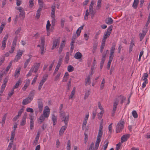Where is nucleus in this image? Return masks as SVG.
<instances>
[{
    "mask_svg": "<svg viewBox=\"0 0 150 150\" xmlns=\"http://www.w3.org/2000/svg\"><path fill=\"white\" fill-rule=\"evenodd\" d=\"M67 127V126L64 125L62 126L60 129L59 133V136H61L63 134L64 131L65 130Z\"/></svg>",
    "mask_w": 150,
    "mask_h": 150,
    "instance_id": "nucleus-11",
    "label": "nucleus"
},
{
    "mask_svg": "<svg viewBox=\"0 0 150 150\" xmlns=\"http://www.w3.org/2000/svg\"><path fill=\"white\" fill-rule=\"evenodd\" d=\"M45 117H44L43 115H41L39 117V120L40 121H39V122H40L39 124H41L42 122H43L45 119Z\"/></svg>",
    "mask_w": 150,
    "mask_h": 150,
    "instance_id": "nucleus-32",
    "label": "nucleus"
},
{
    "mask_svg": "<svg viewBox=\"0 0 150 150\" xmlns=\"http://www.w3.org/2000/svg\"><path fill=\"white\" fill-rule=\"evenodd\" d=\"M94 143L93 142H92L90 145L88 150H95L94 149Z\"/></svg>",
    "mask_w": 150,
    "mask_h": 150,
    "instance_id": "nucleus-46",
    "label": "nucleus"
},
{
    "mask_svg": "<svg viewBox=\"0 0 150 150\" xmlns=\"http://www.w3.org/2000/svg\"><path fill=\"white\" fill-rule=\"evenodd\" d=\"M17 38L18 37L17 36L15 37L13 40V41L12 43V45H14L16 46V43L17 42Z\"/></svg>",
    "mask_w": 150,
    "mask_h": 150,
    "instance_id": "nucleus-44",
    "label": "nucleus"
},
{
    "mask_svg": "<svg viewBox=\"0 0 150 150\" xmlns=\"http://www.w3.org/2000/svg\"><path fill=\"white\" fill-rule=\"evenodd\" d=\"M15 133L14 132H12L11 134V138H10V140L11 141V142H13V139L15 137Z\"/></svg>",
    "mask_w": 150,
    "mask_h": 150,
    "instance_id": "nucleus-36",
    "label": "nucleus"
},
{
    "mask_svg": "<svg viewBox=\"0 0 150 150\" xmlns=\"http://www.w3.org/2000/svg\"><path fill=\"white\" fill-rule=\"evenodd\" d=\"M34 0H30L29 1V7L31 8L34 6V3L33 1Z\"/></svg>",
    "mask_w": 150,
    "mask_h": 150,
    "instance_id": "nucleus-41",
    "label": "nucleus"
},
{
    "mask_svg": "<svg viewBox=\"0 0 150 150\" xmlns=\"http://www.w3.org/2000/svg\"><path fill=\"white\" fill-rule=\"evenodd\" d=\"M30 80H28L26 82V83L24 86L22 88V89L23 91H25L26 90V88L29 86V84L30 83Z\"/></svg>",
    "mask_w": 150,
    "mask_h": 150,
    "instance_id": "nucleus-18",
    "label": "nucleus"
},
{
    "mask_svg": "<svg viewBox=\"0 0 150 150\" xmlns=\"http://www.w3.org/2000/svg\"><path fill=\"white\" fill-rule=\"evenodd\" d=\"M34 121H30V129L32 130L33 128Z\"/></svg>",
    "mask_w": 150,
    "mask_h": 150,
    "instance_id": "nucleus-55",
    "label": "nucleus"
},
{
    "mask_svg": "<svg viewBox=\"0 0 150 150\" xmlns=\"http://www.w3.org/2000/svg\"><path fill=\"white\" fill-rule=\"evenodd\" d=\"M30 101H29V100L28 99L26 98L25 99L23 100L22 102V103L23 105H26L30 103Z\"/></svg>",
    "mask_w": 150,
    "mask_h": 150,
    "instance_id": "nucleus-23",
    "label": "nucleus"
},
{
    "mask_svg": "<svg viewBox=\"0 0 150 150\" xmlns=\"http://www.w3.org/2000/svg\"><path fill=\"white\" fill-rule=\"evenodd\" d=\"M38 108L40 112H41L43 108V103L42 101L38 100Z\"/></svg>",
    "mask_w": 150,
    "mask_h": 150,
    "instance_id": "nucleus-7",
    "label": "nucleus"
},
{
    "mask_svg": "<svg viewBox=\"0 0 150 150\" xmlns=\"http://www.w3.org/2000/svg\"><path fill=\"white\" fill-rule=\"evenodd\" d=\"M23 52V51L19 50L18 52L17 55H16L14 60L16 61V62L18 61V60L21 58V57L22 56Z\"/></svg>",
    "mask_w": 150,
    "mask_h": 150,
    "instance_id": "nucleus-6",
    "label": "nucleus"
},
{
    "mask_svg": "<svg viewBox=\"0 0 150 150\" xmlns=\"http://www.w3.org/2000/svg\"><path fill=\"white\" fill-rule=\"evenodd\" d=\"M42 115L45 118L48 117L49 115V111L45 110L43 111V114Z\"/></svg>",
    "mask_w": 150,
    "mask_h": 150,
    "instance_id": "nucleus-21",
    "label": "nucleus"
},
{
    "mask_svg": "<svg viewBox=\"0 0 150 150\" xmlns=\"http://www.w3.org/2000/svg\"><path fill=\"white\" fill-rule=\"evenodd\" d=\"M31 59V57H30L29 59H27L25 62V63L24 65V68L25 69L26 68L27 66L29 63Z\"/></svg>",
    "mask_w": 150,
    "mask_h": 150,
    "instance_id": "nucleus-22",
    "label": "nucleus"
},
{
    "mask_svg": "<svg viewBox=\"0 0 150 150\" xmlns=\"http://www.w3.org/2000/svg\"><path fill=\"white\" fill-rule=\"evenodd\" d=\"M132 114L133 117L135 118H137L138 114L135 110H133L132 112Z\"/></svg>",
    "mask_w": 150,
    "mask_h": 150,
    "instance_id": "nucleus-37",
    "label": "nucleus"
},
{
    "mask_svg": "<svg viewBox=\"0 0 150 150\" xmlns=\"http://www.w3.org/2000/svg\"><path fill=\"white\" fill-rule=\"evenodd\" d=\"M146 32L144 30H143L142 31V33L139 34V36L140 38V41H142V39L145 36Z\"/></svg>",
    "mask_w": 150,
    "mask_h": 150,
    "instance_id": "nucleus-13",
    "label": "nucleus"
},
{
    "mask_svg": "<svg viewBox=\"0 0 150 150\" xmlns=\"http://www.w3.org/2000/svg\"><path fill=\"white\" fill-rule=\"evenodd\" d=\"M6 42L5 41H2V46L1 47V48L3 50H4L6 47Z\"/></svg>",
    "mask_w": 150,
    "mask_h": 150,
    "instance_id": "nucleus-53",
    "label": "nucleus"
},
{
    "mask_svg": "<svg viewBox=\"0 0 150 150\" xmlns=\"http://www.w3.org/2000/svg\"><path fill=\"white\" fill-rule=\"evenodd\" d=\"M97 108H96L93 111V119H94L97 114Z\"/></svg>",
    "mask_w": 150,
    "mask_h": 150,
    "instance_id": "nucleus-39",
    "label": "nucleus"
},
{
    "mask_svg": "<svg viewBox=\"0 0 150 150\" xmlns=\"http://www.w3.org/2000/svg\"><path fill=\"white\" fill-rule=\"evenodd\" d=\"M130 134H127L123 135L121 137V142L123 143L126 142L127 140L129 137Z\"/></svg>",
    "mask_w": 150,
    "mask_h": 150,
    "instance_id": "nucleus-8",
    "label": "nucleus"
},
{
    "mask_svg": "<svg viewBox=\"0 0 150 150\" xmlns=\"http://www.w3.org/2000/svg\"><path fill=\"white\" fill-rule=\"evenodd\" d=\"M139 3V0H134L132 5V7L136 9Z\"/></svg>",
    "mask_w": 150,
    "mask_h": 150,
    "instance_id": "nucleus-20",
    "label": "nucleus"
},
{
    "mask_svg": "<svg viewBox=\"0 0 150 150\" xmlns=\"http://www.w3.org/2000/svg\"><path fill=\"white\" fill-rule=\"evenodd\" d=\"M89 14V12L88 11V10L87 9L86 11V14L84 16V19L87 20L88 19V16Z\"/></svg>",
    "mask_w": 150,
    "mask_h": 150,
    "instance_id": "nucleus-34",
    "label": "nucleus"
},
{
    "mask_svg": "<svg viewBox=\"0 0 150 150\" xmlns=\"http://www.w3.org/2000/svg\"><path fill=\"white\" fill-rule=\"evenodd\" d=\"M4 57L3 56L0 59V66L2 64L4 61Z\"/></svg>",
    "mask_w": 150,
    "mask_h": 150,
    "instance_id": "nucleus-64",
    "label": "nucleus"
},
{
    "mask_svg": "<svg viewBox=\"0 0 150 150\" xmlns=\"http://www.w3.org/2000/svg\"><path fill=\"white\" fill-rule=\"evenodd\" d=\"M16 46L12 45L11 50L9 51V52L11 54L15 50Z\"/></svg>",
    "mask_w": 150,
    "mask_h": 150,
    "instance_id": "nucleus-42",
    "label": "nucleus"
},
{
    "mask_svg": "<svg viewBox=\"0 0 150 150\" xmlns=\"http://www.w3.org/2000/svg\"><path fill=\"white\" fill-rule=\"evenodd\" d=\"M71 144L70 141L69 140L67 142V150H70L71 149Z\"/></svg>",
    "mask_w": 150,
    "mask_h": 150,
    "instance_id": "nucleus-45",
    "label": "nucleus"
},
{
    "mask_svg": "<svg viewBox=\"0 0 150 150\" xmlns=\"http://www.w3.org/2000/svg\"><path fill=\"white\" fill-rule=\"evenodd\" d=\"M21 82V80L19 79L18 81L16 83L15 86L13 87V89H14L17 88H18L19 85L20 84V83Z\"/></svg>",
    "mask_w": 150,
    "mask_h": 150,
    "instance_id": "nucleus-29",
    "label": "nucleus"
},
{
    "mask_svg": "<svg viewBox=\"0 0 150 150\" xmlns=\"http://www.w3.org/2000/svg\"><path fill=\"white\" fill-rule=\"evenodd\" d=\"M63 58V57H60L59 59V61H58V62L57 63V66H58V67H59L61 64H62V59Z\"/></svg>",
    "mask_w": 150,
    "mask_h": 150,
    "instance_id": "nucleus-30",
    "label": "nucleus"
},
{
    "mask_svg": "<svg viewBox=\"0 0 150 150\" xmlns=\"http://www.w3.org/2000/svg\"><path fill=\"white\" fill-rule=\"evenodd\" d=\"M54 61H55V60H53V61L52 63L49 66V71H50L52 70V67L54 64Z\"/></svg>",
    "mask_w": 150,
    "mask_h": 150,
    "instance_id": "nucleus-60",
    "label": "nucleus"
},
{
    "mask_svg": "<svg viewBox=\"0 0 150 150\" xmlns=\"http://www.w3.org/2000/svg\"><path fill=\"white\" fill-rule=\"evenodd\" d=\"M125 122L124 121H120L117 124L116 126V131L117 133H119L122 131L124 128Z\"/></svg>",
    "mask_w": 150,
    "mask_h": 150,
    "instance_id": "nucleus-3",
    "label": "nucleus"
},
{
    "mask_svg": "<svg viewBox=\"0 0 150 150\" xmlns=\"http://www.w3.org/2000/svg\"><path fill=\"white\" fill-rule=\"evenodd\" d=\"M134 41H133V40H131L129 47V53H130L132 51V48L133 46L134 45Z\"/></svg>",
    "mask_w": 150,
    "mask_h": 150,
    "instance_id": "nucleus-25",
    "label": "nucleus"
},
{
    "mask_svg": "<svg viewBox=\"0 0 150 150\" xmlns=\"http://www.w3.org/2000/svg\"><path fill=\"white\" fill-rule=\"evenodd\" d=\"M55 6L54 4V5H52L51 7L52 10L51 13V17H55Z\"/></svg>",
    "mask_w": 150,
    "mask_h": 150,
    "instance_id": "nucleus-14",
    "label": "nucleus"
},
{
    "mask_svg": "<svg viewBox=\"0 0 150 150\" xmlns=\"http://www.w3.org/2000/svg\"><path fill=\"white\" fill-rule=\"evenodd\" d=\"M65 19L64 18H62L61 20V25L62 28H63L64 25Z\"/></svg>",
    "mask_w": 150,
    "mask_h": 150,
    "instance_id": "nucleus-56",
    "label": "nucleus"
},
{
    "mask_svg": "<svg viewBox=\"0 0 150 150\" xmlns=\"http://www.w3.org/2000/svg\"><path fill=\"white\" fill-rule=\"evenodd\" d=\"M59 115L62 122H64L65 125L67 126L69 119V115H66L65 112H61Z\"/></svg>",
    "mask_w": 150,
    "mask_h": 150,
    "instance_id": "nucleus-2",
    "label": "nucleus"
},
{
    "mask_svg": "<svg viewBox=\"0 0 150 150\" xmlns=\"http://www.w3.org/2000/svg\"><path fill=\"white\" fill-rule=\"evenodd\" d=\"M6 84H3L1 86V88L0 91L1 93H2L4 91L5 88L6 87Z\"/></svg>",
    "mask_w": 150,
    "mask_h": 150,
    "instance_id": "nucleus-43",
    "label": "nucleus"
},
{
    "mask_svg": "<svg viewBox=\"0 0 150 150\" xmlns=\"http://www.w3.org/2000/svg\"><path fill=\"white\" fill-rule=\"evenodd\" d=\"M29 119L30 121H34V116H33V113H30L29 115Z\"/></svg>",
    "mask_w": 150,
    "mask_h": 150,
    "instance_id": "nucleus-52",
    "label": "nucleus"
},
{
    "mask_svg": "<svg viewBox=\"0 0 150 150\" xmlns=\"http://www.w3.org/2000/svg\"><path fill=\"white\" fill-rule=\"evenodd\" d=\"M25 12L24 10L20 12V16L23 17V18H24L25 17Z\"/></svg>",
    "mask_w": 150,
    "mask_h": 150,
    "instance_id": "nucleus-58",
    "label": "nucleus"
},
{
    "mask_svg": "<svg viewBox=\"0 0 150 150\" xmlns=\"http://www.w3.org/2000/svg\"><path fill=\"white\" fill-rule=\"evenodd\" d=\"M67 70L69 72H72L74 70V68L71 65H69L68 66Z\"/></svg>",
    "mask_w": 150,
    "mask_h": 150,
    "instance_id": "nucleus-35",
    "label": "nucleus"
},
{
    "mask_svg": "<svg viewBox=\"0 0 150 150\" xmlns=\"http://www.w3.org/2000/svg\"><path fill=\"white\" fill-rule=\"evenodd\" d=\"M103 126L102 125H100L99 127V130L98 134L102 135L103 134V131L102 129L103 128Z\"/></svg>",
    "mask_w": 150,
    "mask_h": 150,
    "instance_id": "nucleus-33",
    "label": "nucleus"
},
{
    "mask_svg": "<svg viewBox=\"0 0 150 150\" xmlns=\"http://www.w3.org/2000/svg\"><path fill=\"white\" fill-rule=\"evenodd\" d=\"M102 135L98 134L97 138L96 140V141L94 147L95 150H97L98 148L99 144L100 142L101 141V138L102 137Z\"/></svg>",
    "mask_w": 150,
    "mask_h": 150,
    "instance_id": "nucleus-4",
    "label": "nucleus"
},
{
    "mask_svg": "<svg viewBox=\"0 0 150 150\" xmlns=\"http://www.w3.org/2000/svg\"><path fill=\"white\" fill-rule=\"evenodd\" d=\"M91 75H89L88 76L87 78L86 79L85 82V85L87 86L88 84V85H90L91 84V81H90V76Z\"/></svg>",
    "mask_w": 150,
    "mask_h": 150,
    "instance_id": "nucleus-19",
    "label": "nucleus"
},
{
    "mask_svg": "<svg viewBox=\"0 0 150 150\" xmlns=\"http://www.w3.org/2000/svg\"><path fill=\"white\" fill-rule=\"evenodd\" d=\"M112 27L113 26L112 25H111L107 29V32L110 34L112 28Z\"/></svg>",
    "mask_w": 150,
    "mask_h": 150,
    "instance_id": "nucleus-50",
    "label": "nucleus"
},
{
    "mask_svg": "<svg viewBox=\"0 0 150 150\" xmlns=\"http://www.w3.org/2000/svg\"><path fill=\"white\" fill-rule=\"evenodd\" d=\"M59 67H58V66L57 67V66H56L55 69V71H54V72L53 74V76L55 75L56 74L57 72L58 71Z\"/></svg>",
    "mask_w": 150,
    "mask_h": 150,
    "instance_id": "nucleus-62",
    "label": "nucleus"
},
{
    "mask_svg": "<svg viewBox=\"0 0 150 150\" xmlns=\"http://www.w3.org/2000/svg\"><path fill=\"white\" fill-rule=\"evenodd\" d=\"M104 143L105 144L103 146V150H106L109 143L108 140L107 139H106L104 142Z\"/></svg>",
    "mask_w": 150,
    "mask_h": 150,
    "instance_id": "nucleus-26",
    "label": "nucleus"
},
{
    "mask_svg": "<svg viewBox=\"0 0 150 150\" xmlns=\"http://www.w3.org/2000/svg\"><path fill=\"white\" fill-rule=\"evenodd\" d=\"M48 77V76L47 74H45L43 76L42 79L41 81L44 83L46 81Z\"/></svg>",
    "mask_w": 150,
    "mask_h": 150,
    "instance_id": "nucleus-28",
    "label": "nucleus"
},
{
    "mask_svg": "<svg viewBox=\"0 0 150 150\" xmlns=\"http://www.w3.org/2000/svg\"><path fill=\"white\" fill-rule=\"evenodd\" d=\"M38 2L39 7H43V2L42 0H38Z\"/></svg>",
    "mask_w": 150,
    "mask_h": 150,
    "instance_id": "nucleus-49",
    "label": "nucleus"
},
{
    "mask_svg": "<svg viewBox=\"0 0 150 150\" xmlns=\"http://www.w3.org/2000/svg\"><path fill=\"white\" fill-rule=\"evenodd\" d=\"M120 99L121 100L120 103L122 104L126 100V98L124 96H122L121 95L120 96H118L117 97L115 98V99L114 100V102L113 103V110L112 111L111 114V116L112 117H113L114 116L115 114L116 110L117 105L118 104Z\"/></svg>",
    "mask_w": 150,
    "mask_h": 150,
    "instance_id": "nucleus-1",
    "label": "nucleus"
},
{
    "mask_svg": "<svg viewBox=\"0 0 150 150\" xmlns=\"http://www.w3.org/2000/svg\"><path fill=\"white\" fill-rule=\"evenodd\" d=\"M115 44H113L111 47L110 52V56H111L113 57V54L114 52V51L115 49Z\"/></svg>",
    "mask_w": 150,
    "mask_h": 150,
    "instance_id": "nucleus-15",
    "label": "nucleus"
},
{
    "mask_svg": "<svg viewBox=\"0 0 150 150\" xmlns=\"http://www.w3.org/2000/svg\"><path fill=\"white\" fill-rule=\"evenodd\" d=\"M51 24L50 23V22L49 20L47 21V24L46 26V29L47 31L49 30Z\"/></svg>",
    "mask_w": 150,
    "mask_h": 150,
    "instance_id": "nucleus-38",
    "label": "nucleus"
},
{
    "mask_svg": "<svg viewBox=\"0 0 150 150\" xmlns=\"http://www.w3.org/2000/svg\"><path fill=\"white\" fill-rule=\"evenodd\" d=\"M23 112V108H21L18 112V115L19 117L22 114V113Z\"/></svg>",
    "mask_w": 150,
    "mask_h": 150,
    "instance_id": "nucleus-63",
    "label": "nucleus"
},
{
    "mask_svg": "<svg viewBox=\"0 0 150 150\" xmlns=\"http://www.w3.org/2000/svg\"><path fill=\"white\" fill-rule=\"evenodd\" d=\"M102 0H98V4L96 6L97 9H99L101 5V1Z\"/></svg>",
    "mask_w": 150,
    "mask_h": 150,
    "instance_id": "nucleus-40",
    "label": "nucleus"
},
{
    "mask_svg": "<svg viewBox=\"0 0 150 150\" xmlns=\"http://www.w3.org/2000/svg\"><path fill=\"white\" fill-rule=\"evenodd\" d=\"M105 44H104L103 43H101V45L100 46V51L101 53H102L103 51V49L105 46Z\"/></svg>",
    "mask_w": 150,
    "mask_h": 150,
    "instance_id": "nucleus-61",
    "label": "nucleus"
},
{
    "mask_svg": "<svg viewBox=\"0 0 150 150\" xmlns=\"http://www.w3.org/2000/svg\"><path fill=\"white\" fill-rule=\"evenodd\" d=\"M82 54L79 52H77L75 54L74 57L76 59H80L82 57Z\"/></svg>",
    "mask_w": 150,
    "mask_h": 150,
    "instance_id": "nucleus-16",
    "label": "nucleus"
},
{
    "mask_svg": "<svg viewBox=\"0 0 150 150\" xmlns=\"http://www.w3.org/2000/svg\"><path fill=\"white\" fill-rule=\"evenodd\" d=\"M76 88L75 87H74L73 89L71 92L70 95L69 96V99H72L74 97V95L75 94Z\"/></svg>",
    "mask_w": 150,
    "mask_h": 150,
    "instance_id": "nucleus-17",
    "label": "nucleus"
},
{
    "mask_svg": "<svg viewBox=\"0 0 150 150\" xmlns=\"http://www.w3.org/2000/svg\"><path fill=\"white\" fill-rule=\"evenodd\" d=\"M45 36L42 37H41V44L42 45V46H45Z\"/></svg>",
    "mask_w": 150,
    "mask_h": 150,
    "instance_id": "nucleus-31",
    "label": "nucleus"
},
{
    "mask_svg": "<svg viewBox=\"0 0 150 150\" xmlns=\"http://www.w3.org/2000/svg\"><path fill=\"white\" fill-rule=\"evenodd\" d=\"M27 117V113L25 112L24 113L22 119L21 121L20 125L22 126L24 125L26 123V118Z\"/></svg>",
    "mask_w": 150,
    "mask_h": 150,
    "instance_id": "nucleus-10",
    "label": "nucleus"
},
{
    "mask_svg": "<svg viewBox=\"0 0 150 150\" xmlns=\"http://www.w3.org/2000/svg\"><path fill=\"white\" fill-rule=\"evenodd\" d=\"M122 145V144L120 142H119L118 144H117L116 145V148L115 150H118L120 148V147Z\"/></svg>",
    "mask_w": 150,
    "mask_h": 150,
    "instance_id": "nucleus-59",
    "label": "nucleus"
},
{
    "mask_svg": "<svg viewBox=\"0 0 150 150\" xmlns=\"http://www.w3.org/2000/svg\"><path fill=\"white\" fill-rule=\"evenodd\" d=\"M105 23L108 25H111L113 23V20L110 17H108L105 20Z\"/></svg>",
    "mask_w": 150,
    "mask_h": 150,
    "instance_id": "nucleus-12",
    "label": "nucleus"
},
{
    "mask_svg": "<svg viewBox=\"0 0 150 150\" xmlns=\"http://www.w3.org/2000/svg\"><path fill=\"white\" fill-rule=\"evenodd\" d=\"M21 71V68H19L18 70L17 71V70H16V71L15 73V75L14 76L16 78H17L18 77V76H19L20 74V72Z\"/></svg>",
    "mask_w": 150,
    "mask_h": 150,
    "instance_id": "nucleus-24",
    "label": "nucleus"
},
{
    "mask_svg": "<svg viewBox=\"0 0 150 150\" xmlns=\"http://www.w3.org/2000/svg\"><path fill=\"white\" fill-rule=\"evenodd\" d=\"M60 37L58 38L57 39L53 41V45L52 50L54 49L55 48L58 47V46L60 43Z\"/></svg>",
    "mask_w": 150,
    "mask_h": 150,
    "instance_id": "nucleus-5",
    "label": "nucleus"
},
{
    "mask_svg": "<svg viewBox=\"0 0 150 150\" xmlns=\"http://www.w3.org/2000/svg\"><path fill=\"white\" fill-rule=\"evenodd\" d=\"M6 117V114L4 115L3 116L1 122L2 125H3L5 123Z\"/></svg>",
    "mask_w": 150,
    "mask_h": 150,
    "instance_id": "nucleus-54",
    "label": "nucleus"
},
{
    "mask_svg": "<svg viewBox=\"0 0 150 150\" xmlns=\"http://www.w3.org/2000/svg\"><path fill=\"white\" fill-rule=\"evenodd\" d=\"M51 17L52 18V26H54L56 21L55 19L54 18L55 17Z\"/></svg>",
    "mask_w": 150,
    "mask_h": 150,
    "instance_id": "nucleus-57",
    "label": "nucleus"
},
{
    "mask_svg": "<svg viewBox=\"0 0 150 150\" xmlns=\"http://www.w3.org/2000/svg\"><path fill=\"white\" fill-rule=\"evenodd\" d=\"M148 76V75L147 73H144L143 76V78H144L143 80L144 81H147V79Z\"/></svg>",
    "mask_w": 150,
    "mask_h": 150,
    "instance_id": "nucleus-48",
    "label": "nucleus"
},
{
    "mask_svg": "<svg viewBox=\"0 0 150 150\" xmlns=\"http://www.w3.org/2000/svg\"><path fill=\"white\" fill-rule=\"evenodd\" d=\"M40 66V63H36L31 68L33 69L34 72L35 73L38 71Z\"/></svg>",
    "mask_w": 150,
    "mask_h": 150,
    "instance_id": "nucleus-9",
    "label": "nucleus"
},
{
    "mask_svg": "<svg viewBox=\"0 0 150 150\" xmlns=\"http://www.w3.org/2000/svg\"><path fill=\"white\" fill-rule=\"evenodd\" d=\"M35 93V91L34 90H32L29 94V96H33V98L34 95Z\"/></svg>",
    "mask_w": 150,
    "mask_h": 150,
    "instance_id": "nucleus-51",
    "label": "nucleus"
},
{
    "mask_svg": "<svg viewBox=\"0 0 150 150\" xmlns=\"http://www.w3.org/2000/svg\"><path fill=\"white\" fill-rule=\"evenodd\" d=\"M12 62H13L12 61H11L9 63L8 65V66L7 67V68H6V71H8L10 69V68H11V66Z\"/></svg>",
    "mask_w": 150,
    "mask_h": 150,
    "instance_id": "nucleus-47",
    "label": "nucleus"
},
{
    "mask_svg": "<svg viewBox=\"0 0 150 150\" xmlns=\"http://www.w3.org/2000/svg\"><path fill=\"white\" fill-rule=\"evenodd\" d=\"M90 91V90H87L86 91L85 95V96L84 98V99H86L89 96L90 93H89Z\"/></svg>",
    "mask_w": 150,
    "mask_h": 150,
    "instance_id": "nucleus-27",
    "label": "nucleus"
}]
</instances>
